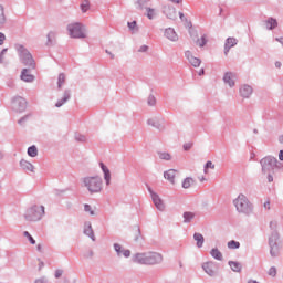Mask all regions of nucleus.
Returning <instances> with one entry per match:
<instances>
[{
	"label": "nucleus",
	"instance_id": "1",
	"mask_svg": "<svg viewBox=\"0 0 283 283\" xmlns=\"http://www.w3.org/2000/svg\"><path fill=\"white\" fill-rule=\"evenodd\" d=\"M83 182L91 193H98V191L103 189V180H101V177H85Z\"/></svg>",
	"mask_w": 283,
	"mask_h": 283
},
{
	"label": "nucleus",
	"instance_id": "2",
	"mask_svg": "<svg viewBox=\"0 0 283 283\" xmlns=\"http://www.w3.org/2000/svg\"><path fill=\"white\" fill-rule=\"evenodd\" d=\"M45 213V208L43 206H33L31 209H29L25 213V220L28 222H38V220H41Z\"/></svg>",
	"mask_w": 283,
	"mask_h": 283
},
{
	"label": "nucleus",
	"instance_id": "3",
	"mask_svg": "<svg viewBox=\"0 0 283 283\" xmlns=\"http://www.w3.org/2000/svg\"><path fill=\"white\" fill-rule=\"evenodd\" d=\"M67 31L71 39H85V28L81 23H72L67 25Z\"/></svg>",
	"mask_w": 283,
	"mask_h": 283
},
{
	"label": "nucleus",
	"instance_id": "4",
	"mask_svg": "<svg viewBox=\"0 0 283 283\" xmlns=\"http://www.w3.org/2000/svg\"><path fill=\"white\" fill-rule=\"evenodd\" d=\"M18 51L20 52L22 63L28 67H30L31 70H34L35 64H34V59L32 57V54H30V52L25 50V48H23L22 45L18 46Z\"/></svg>",
	"mask_w": 283,
	"mask_h": 283
},
{
	"label": "nucleus",
	"instance_id": "5",
	"mask_svg": "<svg viewBox=\"0 0 283 283\" xmlns=\"http://www.w3.org/2000/svg\"><path fill=\"white\" fill-rule=\"evenodd\" d=\"M234 207H237V210H239L240 213H247V211H249V201L247 200V197L244 195H240L234 200Z\"/></svg>",
	"mask_w": 283,
	"mask_h": 283
},
{
	"label": "nucleus",
	"instance_id": "6",
	"mask_svg": "<svg viewBox=\"0 0 283 283\" xmlns=\"http://www.w3.org/2000/svg\"><path fill=\"white\" fill-rule=\"evenodd\" d=\"M190 36L192 39V42L199 48H205V45H207V35L198 34V31L191 30Z\"/></svg>",
	"mask_w": 283,
	"mask_h": 283
},
{
	"label": "nucleus",
	"instance_id": "7",
	"mask_svg": "<svg viewBox=\"0 0 283 283\" xmlns=\"http://www.w3.org/2000/svg\"><path fill=\"white\" fill-rule=\"evenodd\" d=\"M13 107L15 112H25V107H28V102L23 97H15L13 101Z\"/></svg>",
	"mask_w": 283,
	"mask_h": 283
},
{
	"label": "nucleus",
	"instance_id": "8",
	"mask_svg": "<svg viewBox=\"0 0 283 283\" xmlns=\"http://www.w3.org/2000/svg\"><path fill=\"white\" fill-rule=\"evenodd\" d=\"M178 170L176 169H168L164 172L165 180H168L170 185H176V178H178Z\"/></svg>",
	"mask_w": 283,
	"mask_h": 283
},
{
	"label": "nucleus",
	"instance_id": "9",
	"mask_svg": "<svg viewBox=\"0 0 283 283\" xmlns=\"http://www.w3.org/2000/svg\"><path fill=\"white\" fill-rule=\"evenodd\" d=\"M159 262H163V255L156 252L147 254L146 264H159Z\"/></svg>",
	"mask_w": 283,
	"mask_h": 283
},
{
	"label": "nucleus",
	"instance_id": "10",
	"mask_svg": "<svg viewBox=\"0 0 283 283\" xmlns=\"http://www.w3.org/2000/svg\"><path fill=\"white\" fill-rule=\"evenodd\" d=\"M223 83L229 85V87L235 86V74L232 72H227L223 76Z\"/></svg>",
	"mask_w": 283,
	"mask_h": 283
},
{
	"label": "nucleus",
	"instance_id": "11",
	"mask_svg": "<svg viewBox=\"0 0 283 283\" xmlns=\"http://www.w3.org/2000/svg\"><path fill=\"white\" fill-rule=\"evenodd\" d=\"M150 193H151V198H153V202H154L155 207L159 211H165V203H163V199H160V197L158 195H156V192H150Z\"/></svg>",
	"mask_w": 283,
	"mask_h": 283
},
{
	"label": "nucleus",
	"instance_id": "12",
	"mask_svg": "<svg viewBox=\"0 0 283 283\" xmlns=\"http://www.w3.org/2000/svg\"><path fill=\"white\" fill-rule=\"evenodd\" d=\"M21 81H24V83H32V81H34V75L30 74L28 69H23L21 73Z\"/></svg>",
	"mask_w": 283,
	"mask_h": 283
},
{
	"label": "nucleus",
	"instance_id": "13",
	"mask_svg": "<svg viewBox=\"0 0 283 283\" xmlns=\"http://www.w3.org/2000/svg\"><path fill=\"white\" fill-rule=\"evenodd\" d=\"M202 269L208 275H213V273H216V264L213 262L205 263Z\"/></svg>",
	"mask_w": 283,
	"mask_h": 283
},
{
	"label": "nucleus",
	"instance_id": "14",
	"mask_svg": "<svg viewBox=\"0 0 283 283\" xmlns=\"http://www.w3.org/2000/svg\"><path fill=\"white\" fill-rule=\"evenodd\" d=\"M234 45H238V40H235V38H228L226 42V49H224L226 56L229 54V49L234 48Z\"/></svg>",
	"mask_w": 283,
	"mask_h": 283
},
{
	"label": "nucleus",
	"instance_id": "15",
	"mask_svg": "<svg viewBox=\"0 0 283 283\" xmlns=\"http://www.w3.org/2000/svg\"><path fill=\"white\" fill-rule=\"evenodd\" d=\"M240 94H241V96H243V98H249V96H251L253 94V88H251V86H249V85H243L240 88Z\"/></svg>",
	"mask_w": 283,
	"mask_h": 283
},
{
	"label": "nucleus",
	"instance_id": "16",
	"mask_svg": "<svg viewBox=\"0 0 283 283\" xmlns=\"http://www.w3.org/2000/svg\"><path fill=\"white\" fill-rule=\"evenodd\" d=\"M186 54H187L189 63L192 64L193 67H200V63H201L200 59L191 55V52H189V51Z\"/></svg>",
	"mask_w": 283,
	"mask_h": 283
},
{
	"label": "nucleus",
	"instance_id": "17",
	"mask_svg": "<svg viewBox=\"0 0 283 283\" xmlns=\"http://www.w3.org/2000/svg\"><path fill=\"white\" fill-rule=\"evenodd\" d=\"M115 251L118 255H124V258H129V255H132V251L129 250H123V248L120 247V244L116 243L114 245Z\"/></svg>",
	"mask_w": 283,
	"mask_h": 283
},
{
	"label": "nucleus",
	"instance_id": "18",
	"mask_svg": "<svg viewBox=\"0 0 283 283\" xmlns=\"http://www.w3.org/2000/svg\"><path fill=\"white\" fill-rule=\"evenodd\" d=\"M275 240H277V234L273 235L270 239L271 255H276L277 254V243L275 242Z\"/></svg>",
	"mask_w": 283,
	"mask_h": 283
},
{
	"label": "nucleus",
	"instance_id": "19",
	"mask_svg": "<svg viewBox=\"0 0 283 283\" xmlns=\"http://www.w3.org/2000/svg\"><path fill=\"white\" fill-rule=\"evenodd\" d=\"M165 36L170 41H178V34H176V31L171 28L166 29Z\"/></svg>",
	"mask_w": 283,
	"mask_h": 283
},
{
	"label": "nucleus",
	"instance_id": "20",
	"mask_svg": "<svg viewBox=\"0 0 283 283\" xmlns=\"http://www.w3.org/2000/svg\"><path fill=\"white\" fill-rule=\"evenodd\" d=\"M137 264H147V254L138 253L133 258Z\"/></svg>",
	"mask_w": 283,
	"mask_h": 283
},
{
	"label": "nucleus",
	"instance_id": "21",
	"mask_svg": "<svg viewBox=\"0 0 283 283\" xmlns=\"http://www.w3.org/2000/svg\"><path fill=\"white\" fill-rule=\"evenodd\" d=\"M99 165H101L102 170H103V172H104V178H105V180H106V184L109 185V180H111V178H112V175H111V172H109V169H108L107 166H105V164H103V163H101Z\"/></svg>",
	"mask_w": 283,
	"mask_h": 283
},
{
	"label": "nucleus",
	"instance_id": "22",
	"mask_svg": "<svg viewBox=\"0 0 283 283\" xmlns=\"http://www.w3.org/2000/svg\"><path fill=\"white\" fill-rule=\"evenodd\" d=\"M67 101H70V93L69 91H66L62 97V99L57 101V103L55 104V107H63V105H65V103H67Z\"/></svg>",
	"mask_w": 283,
	"mask_h": 283
},
{
	"label": "nucleus",
	"instance_id": "23",
	"mask_svg": "<svg viewBox=\"0 0 283 283\" xmlns=\"http://www.w3.org/2000/svg\"><path fill=\"white\" fill-rule=\"evenodd\" d=\"M229 266H230L231 270L234 271L235 273H240V271H242V264H240L239 262L230 261V262H229Z\"/></svg>",
	"mask_w": 283,
	"mask_h": 283
},
{
	"label": "nucleus",
	"instance_id": "24",
	"mask_svg": "<svg viewBox=\"0 0 283 283\" xmlns=\"http://www.w3.org/2000/svg\"><path fill=\"white\" fill-rule=\"evenodd\" d=\"M84 233L85 235H88L92 240H94V230H92V224L86 223L84 227Z\"/></svg>",
	"mask_w": 283,
	"mask_h": 283
},
{
	"label": "nucleus",
	"instance_id": "25",
	"mask_svg": "<svg viewBox=\"0 0 283 283\" xmlns=\"http://www.w3.org/2000/svg\"><path fill=\"white\" fill-rule=\"evenodd\" d=\"M193 238L197 242V247L200 249L202 247V244H205V237L200 233H195Z\"/></svg>",
	"mask_w": 283,
	"mask_h": 283
},
{
	"label": "nucleus",
	"instance_id": "26",
	"mask_svg": "<svg viewBox=\"0 0 283 283\" xmlns=\"http://www.w3.org/2000/svg\"><path fill=\"white\" fill-rule=\"evenodd\" d=\"M265 27L268 30H273L274 28H277V20L271 18L265 22Z\"/></svg>",
	"mask_w": 283,
	"mask_h": 283
},
{
	"label": "nucleus",
	"instance_id": "27",
	"mask_svg": "<svg viewBox=\"0 0 283 283\" xmlns=\"http://www.w3.org/2000/svg\"><path fill=\"white\" fill-rule=\"evenodd\" d=\"M28 156L31 158H36V156H39V149H36V146H31L28 148Z\"/></svg>",
	"mask_w": 283,
	"mask_h": 283
},
{
	"label": "nucleus",
	"instance_id": "28",
	"mask_svg": "<svg viewBox=\"0 0 283 283\" xmlns=\"http://www.w3.org/2000/svg\"><path fill=\"white\" fill-rule=\"evenodd\" d=\"M20 165H21L22 169H27V171H33L34 170V166H32L30 164V161L21 160Z\"/></svg>",
	"mask_w": 283,
	"mask_h": 283
},
{
	"label": "nucleus",
	"instance_id": "29",
	"mask_svg": "<svg viewBox=\"0 0 283 283\" xmlns=\"http://www.w3.org/2000/svg\"><path fill=\"white\" fill-rule=\"evenodd\" d=\"M192 185H193V178H191V177H187L182 181V188L184 189H189Z\"/></svg>",
	"mask_w": 283,
	"mask_h": 283
},
{
	"label": "nucleus",
	"instance_id": "30",
	"mask_svg": "<svg viewBox=\"0 0 283 283\" xmlns=\"http://www.w3.org/2000/svg\"><path fill=\"white\" fill-rule=\"evenodd\" d=\"M210 254L212 258H214V260H222V252H220L218 249H212Z\"/></svg>",
	"mask_w": 283,
	"mask_h": 283
},
{
	"label": "nucleus",
	"instance_id": "31",
	"mask_svg": "<svg viewBox=\"0 0 283 283\" xmlns=\"http://www.w3.org/2000/svg\"><path fill=\"white\" fill-rule=\"evenodd\" d=\"M196 218V213L193 212H184V221L185 222H190Z\"/></svg>",
	"mask_w": 283,
	"mask_h": 283
},
{
	"label": "nucleus",
	"instance_id": "32",
	"mask_svg": "<svg viewBox=\"0 0 283 283\" xmlns=\"http://www.w3.org/2000/svg\"><path fill=\"white\" fill-rule=\"evenodd\" d=\"M146 17L147 19H154L156 17V9L146 8Z\"/></svg>",
	"mask_w": 283,
	"mask_h": 283
},
{
	"label": "nucleus",
	"instance_id": "33",
	"mask_svg": "<svg viewBox=\"0 0 283 283\" xmlns=\"http://www.w3.org/2000/svg\"><path fill=\"white\" fill-rule=\"evenodd\" d=\"M228 249H240V242L233 240L228 242Z\"/></svg>",
	"mask_w": 283,
	"mask_h": 283
},
{
	"label": "nucleus",
	"instance_id": "34",
	"mask_svg": "<svg viewBox=\"0 0 283 283\" xmlns=\"http://www.w3.org/2000/svg\"><path fill=\"white\" fill-rule=\"evenodd\" d=\"M209 169H216V165L212 161H207L205 166V174H209Z\"/></svg>",
	"mask_w": 283,
	"mask_h": 283
},
{
	"label": "nucleus",
	"instance_id": "35",
	"mask_svg": "<svg viewBox=\"0 0 283 283\" xmlns=\"http://www.w3.org/2000/svg\"><path fill=\"white\" fill-rule=\"evenodd\" d=\"M81 10L82 12H87L90 10V1L85 0L82 4H81Z\"/></svg>",
	"mask_w": 283,
	"mask_h": 283
},
{
	"label": "nucleus",
	"instance_id": "36",
	"mask_svg": "<svg viewBox=\"0 0 283 283\" xmlns=\"http://www.w3.org/2000/svg\"><path fill=\"white\" fill-rule=\"evenodd\" d=\"M6 23V14L3 13V7L0 6V25H3Z\"/></svg>",
	"mask_w": 283,
	"mask_h": 283
},
{
	"label": "nucleus",
	"instance_id": "37",
	"mask_svg": "<svg viewBox=\"0 0 283 283\" xmlns=\"http://www.w3.org/2000/svg\"><path fill=\"white\" fill-rule=\"evenodd\" d=\"M160 160H171V155L168 153H159Z\"/></svg>",
	"mask_w": 283,
	"mask_h": 283
},
{
	"label": "nucleus",
	"instance_id": "38",
	"mask_svg": "<svg viewBox=\"0 0 283 283\" xmlns=\"http://www.w3.org/2000/svg\"><path fill=\"white\" fill-rule=\"evenodd\" d=\"M63 83H65V74H60L57 78V87H62Z\"/></svg>",
	"mask_w": 283,
	"mask_h": 283
},
{
	"label": "nucleus",
	"instance_id": "39",
	"mask_svg": "<svg viewBox=\"0 0 283 283\" xmlns=\"http://www.w3.org/2000/svg\"><path fill=\"white\" fill-rule=\"evenodd\" d=\"M268 274H269L271 277H275V275H277V269H275V266L270 268Z\"/></svg>",
	"mask_w": 283,
	"mask_h": 283
},
{
	"label": "nucleus",
	"instance_id": "40",
	"mask_svg": "<svg viewBox=\"0 0 283 283\" xmlns=\"http://www.w3.org/2000/svg\"><path fill=\"white\" fill-rule=\"evenodd\" d=\"M84 211H86V213H90V216H94V210H92V206L90 205L84 206Z\"/></svg>",
	"mask_w": 283,
	"mask_h": 283
},
{
	"label": "nucleus",
	"instance_id": "41",
	"mask_svg": "<svg viewBox=\"0 0 283 283\" xmlns=\"http://www.w3.org/2000/svg\"><path fill=\"white\" fill-rule=\"evenodd\" d=\"M148 105H156V97L149 96L148 97Z\"/></svg>",
	"mask_w": 283,
	"mask_h": 283
},
{
	"label": "nucleus",
	"instance_id": "42",
	"mask_svg": "<svg viewBox=\"0 0 283 283\" xmlns=\"http://www.w3.org/2000/svg\"><path fill=\"white\" fill-rule=\"evenodd\" d=\"M128 28H129V30H135L136 29V21L128 22Z\"/></svg>",
	"mask_w": 283,
	"mask_h": 283
},
{
	"label": "nucleus",
	"instance_id": "43",
	"mask_svg": "<svg viewBox=\"0 0 283 283\" xmlns=\"http://www.w3.org/2000/svg\"><path fill=\"white\" fill-rule=\"evenodd\" d=\"M76 140H80L81 143H85L86 138L83 135H77Z\"/></svg>",
	"mask_w": 283,
	"mask_h": 283
},
{
	"label": "nucleus",
	"instance_id": "44",
	"mask_svg": "<svg viewBox=\"0 0 283 283\" xmlns=\"http://www.w3.org/2000/svg\"><path fill=\"white\" fill-rule=\"evenodd\" d=\"M3 41H6V34L0 33V45H3Z\"/></svg>",
	"mask_w": 283,
	"mask_h": 283
},
{
	"label": "nucleus",
	"instance_id": "45",
	"mask_svg": "<svg viewBox=\"0 0 283 283\" xmlns=\"http://www.w3.org/2000/svg\"><path fill=\"white\" fill-rule=\"evenodd\" d=\"M63 275V270L55 271V277H61Z\"/></svg>",
	"mask_w": 283,
	"mask_h": 283
},
{
	"label": "nucleus",
	"instance_id": "46",
	"mask_svg": "<svg viewBox=\"0 0 283 283\" xmlns=\"http://www.w3.org/2000/svg\"><path fill=\"white\" fill-rule=\"evenodd\" d=\"M6 52H8L7 49L2 50V52L0 54V63L3 61V55L6 54Z\"/></svg>",
	"mask_w": 283,
	"mask_h": 283
},
{
	"label": "nucleus",
	"instance_id": "47",
	"mask_svg": "<svg viewBox=\"0 0 283 283\" xmlns=\"http://www.w3.org/2000/svg\"><path fill=\"white\" fill-rule=\"evenodd\" d=\"M184 149H185L186 151H189V149H191V144H185V145H184Z\"/></svg>",
	"mask_w": 283,
	"mask_h": 283
},
{
	"label": "nucleus",
	"instance_id": "48",
	"mask_svg": "<svg viewBox=\"0 0 283 283\" xmlns=\"http://www.w3.org/2000/svg\"><path fill=\"white\" fill-rule=\"evenodd\" d=\"M264 208H265V209H271V202L266 201V202L264 203Z\"/></svg>",
	"mask_w": 283,
	"mask_h": 283
},
{
	"label": "nucleus",
	"instance_id": "49",
	"mask_svg": "<svg viewBox=\"0 0 283 283\" xmlns=\"http://www.w3.org/2000/svg\"><path fill=\"white\" fill-rule=\"evenodd\" d=\"M147 49H148L147 45H144L140 48L139 52H147Z\"/></svg>",
	"mask_w": 283,
	"mask_h": 283
},
{
	"label": "nucleus",
	"instance_id": "50",
	"mask_svg": "<svg viewBox=\"0 0 283 283\" xmlns=\"http://www.w3.org/2000/svg\"><path fill=\"white\" fill-rule=\"evenodd\" d=\"M25 120H28V116H27V117H23L22 119H20V120H19V124H20V125H23V123H24Z\"/></svg>",
	"mask_w": 283,
	"mask_h": 283
},
{
	"label": "nucleus",
	"instance_id": "51",
	"mask_svg": "<svg viewBox=\"0 0 283 283\" xmlns=\"http://www.w3.org/2000/svg\"><path fill=\"white\" fill-rule=\"evenodd\" d=\"M29 241H30L31 244H36V241L32 237L29 238Z\"/></svg>",
	"mask_w": 283,
	"mask_h": 283
},
{
	"label": "nucleus",
	"instance_id": "52",
	"mask_svg": "<svg viewBox=\"0 0 283 283\" xmlns=\"http://www.w3.org/2000/svg\"><path fill=\"white\" fill-rule=\"evenodd\" d=\"M279 160H283V150H280L279 153Z\"/></svg>",
	"mask_w": 283,
	"mask_h": 283
},
{
	"label": "nucleus",
	"instance_id": "53",
	"mask_svg": "<svg viewBox=\"0 0 283 283\" xmlns=\"http://www.w3.org/2000/svg\"><path fill=\"white\" fill-rule=\"evenodd\" d=\"M35 283H45V280L44 279H38V280H35Z\"/></svg>",
	"mask_w": 283,
	"mask_h": 283
},
{
	"label": "nucleus",
	"instance_id": "54",
	"mask_svg": "<svg viewBox=\"0 0 283 283\" xmlns=\"http://www.w3.org/2000/svg\"><path fill=\"white\" fill-rule=\"evenodd\" d=\"M268 181H269V182H273V176L269 175V176H268Z\"/></svg>",
	"mask_w": 283,
	"mask_h": 283
},
{
	"label": "nucleus",
	"instance_id": "55",
	"mask_svg": "<svg viewBox=\"0 0 283 283\" xmlns=\"http://www.w3.org/2000/svg\"><path fill=\"white\" fill-rule=\"evenodd\" d=\"M24 235H25V238H28V239H29L30 237H32V235L30 234V232H28V231L24 232Z\"/></svg>",
	"mask_w": 283,
	"mask_h": 283
},
{
	"label": "nucleus",
	"instance_id": "56",
	"mask_svg": "<svg viewBox=\"0 0 283 283\" xmlns=\"http://www.w3.org/2000/svg\"><path fill=\"white\" fill-rule=\"evenodd\" d=\"M171 1L172 3H180V0H169Z\"/></svg>",
	"mask_w": 283,
	"mask_h": 283
},
{
	"label": "nucleus",
	"instance_id": "57",
	"mask_svg": "<svg viewBox=\"0 0 283 283\" xmlns=\"http://www.w3.org/2000/svg\"><path fill=\"white\" fill-rule=\"evenodd\" d=\"M275 65H276V67H282V63H280V62H276Z\"/></svg>",
	"mask_w": 283,
	"mask_h": 283
},
{
	"label": "nucleus",
	"instance_id": "58",
	"mask_svg": "<svg viewBox=\"0 0 283 283\" xmlns=\"http://www.w3.org/2000/svg\"><path fill=\"white\" fill-rule=\"evenodd\" d=\"M202 74H205V70H201V71L199 72V76H202Z\"/></svg>",
	"mask_w": 283,
	"mask_h": 283
},
{
	"label": "nucleus",
	"instance_id": "59",
	"mask_svg": "<svg viewBox=\"0 0 283 283\" xmlns=\"http://www.w3.org/2000/svg\"><path fill=\"white\" fill-rule=\"evenodd\" d=\"M40 269H43V262H40Z\"/></svg>",
	"mask_w": 283,
	"mask_h": 283
},
{
	"label": "nucleus",
	"instance_id": "60",
	"mask_svg": "<svg viewBox=\"0 0 283 283\" xmlns=\"http://www.w3.org/2000/svg\"><path fill=\"white\" fill-rule=\"evenodd\" d=\"M38 251H41V245H38Z\"/></svg>",
	"mask_w": 283,
	"mask_h": 283
},
{
	"label": "nucleus",
	"instance_id": "61",
	"mask_svg": "<svg viewBox=\"0 0 283 283\" xmlns=\"http://www.w3.org/2000/svg\"><path fill=\"white\" fill-rule=\"evenodd\" d=\"M200 181H201V182H205V178H201Z\"/></svg>",
	"mask_w": 283,
	"mask_h": 283
},
{
	"label": "nucleus",
	"instance_id": "62",
	"mask_svg": "<svg viewBox=\"0 0 283 283\" xmlns=\"http://www.w3.org/2000/svg\"><path fill=\"white\" fill-rule=\"evenodd\" d=\"M138 3H139V8L143 9V7H140V2H138Z\"/></svg>",
	"mask_w": 283,
	"mask_h": 283
},
{
	"label": "nucleus",
	"instance_id": "63",
	"mask_svg": "<svg viewBox=\"0 0 283 283\" xmlns=\"http://www.w3.org/2000/svg\"><path fill=\"white\" fill-rule=\"evenodd\" d=\"M49 41H50V35H49Z\"/></svg>",
	"mask_w": 283,
	"mask_h": 283
}]
</instances>
